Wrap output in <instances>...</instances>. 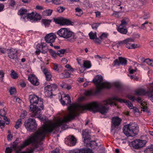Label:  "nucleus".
<instances>
[{
  "label": "nucleus",
  "mask_w": 153,
  "mask_h": 153,
  "mask_svg": "<svg viewBox=\"0 0 153 153\" xmlns=\"http://www.w3.org/2000/svg\"><path fill=\"white\" fill-rule=\"evenodd\" d=\"M68 115H62L58 117L53 121H50L44 124L35 133L32 134L25 140L20 146L17 147V143L14 142L11 145L10 148L18 153L22 149L32 143L35 148H38L41 144L40 141L44 140L46 134L51 132L53 130L58 131L60 128L65 130L68 128L66 123L70 120ZM33 149H31L21 153H32Z\"/></svg>",
  "instance_id": "obj_1"
},
{
  "label": "nucleus",
  "mask_w": 153,
  "mask_h": 153,
  "mask_svg": "<svg viewBox=\"0 0 153 153\" xmlns=\"http://www.w3.org/2000/svg\"><path fill=\"white\" fill-rule=\"evenodd\" d=\"M116 100L121 103H125L130 109H132L133 107L132 103L128 100H125L114 96L107 100L101 102L100 105L96 102H91L88 104H74L71 105V120L78 115L80 112L85 110H88L93 112L99 111L102 114L106 113L109 109L108 105H116L114 101Z\"/></svg>",
  "instance_id": "obj_2"
},
{
  "label": "nucleus",
  "mask_w": 153,
  "mask_h": 153,
  "mask_svg": "<svg viewBox=\"0 0 153 153\" xmlns=\"http://www.w3.org/2000/svg\"><path fill=\"white\" fill-rule=\"evenodd\" d=\"M28 98L30 104L29 111L31 112V116L39 119L41 121L45 123L47 121V117L41 114V110L44 108L43 102L37 95L32 94L29 96Z\"/></svg>",
  "instance_id": "obj_3"
},
{
  "label": "nucleus",
  "mask_w": 153,
  "mask_h": 153,
  "mask_svg": "<svg viewBox=\"0 0 153 153\" xmlns=\"http://www.w3.org/2000/svg\"><path fill=\"white\" fill-rule=\"evenodd\" d=\"M102 77L100 75L95 76L93 80V82L96 86L97 93L99 92L102 88H109L111 86V85L110 83L106 81L102 82Z\"/></svg>",
  "instance_id": "obj_4"
},
{
  "label": "nucleus",
  "mask_w": 153,
  "mask_h": 153,
  "mask_svg": "<svg viewBox=\"0 0 153 153\" xmlns=\"http://www.w3.org/2000/svg\"><path fill=\"white\" fill-rule=\"evenodd\" d=\"M57 34L60 37L65 39L70 38V42L75 41L76 38L75 34L68 28H62L57 32Z\"/></svg>",
  "instance_id": "obj_5"
},
{
  "label": "nucleus",
  "mask_w": 153,
  "mask_h": 153,
  "mask_svg": "<svg viewBox=\"0 0 153 153\" xmlns=\"http://www.w3.org/2000/svg\"><path fill=\"white\" fill-rule=\"evenodd\" d=\"M124 134L127 137H133L138 132V127L135 123H132L125 125L123 128Z\"/></svg>",
  "instance_id": "obj_6"
},
{
  "label": "nucleus",
  "mask_w": 153,
  "mask_h": 153,
  "mask_svg": "<svg viewBox=\"0 0 153 153\" xmlns=\"http://www.w3.org/2000/svg\"><path fill=\"white\" fill-rule=\"evenodd\" d=\"M148 91H146L144 89H140L136 90L135 94L137 95H146L153 102V82L150 83L148 86Z\"/></svg>",
  "instance_id": "obj_7"
},
{
  "label": "nucleus",
  "mask_w": 153,
  "mask_h": 153,
  "mask_svg": "<svg viewBox=\"0 0 153 153\" xmlns=\"http://www.w3.org/2000/svg\"><path fill=\"white\" fill-rule=\"evenodd\" d=\"M25 126L28 131L31 132L36 129L37 124L34 119L30 118L25 121Z\"/></svg>",
  "instance_id": "obj_8"
},
{
  "label": "nucleus",
  "mask_w": 153,
  "mask_h": 153,
  "mask_svg": "<svg viewBox=\"0 0 153 153\" xmlns=\"http://www.w3.org/2000/svg\"><path fill=\"white\" fill-rule=\"evenodd\" d=\"M146 143L145 140L136 139L130 142L129 145L135 149H139L144 146Z\"/></svg>",
  "instance_id": "obj_9"
},
{
  "label": "nucleus",
  "mask_w": 153,
  "mask_h": 153,
  "mask_svg": "<svg viewBox=\"0 0 153 153\" xmlns=\"http://www.w3.org/2000/svg\"><path fill=\"white\" fill-rule=\"evenodd\" d=\"M134 38H129L120 41L119 44L125 45L127 48L129 49L135 48H137V45L134 43H131V42H134Z\"/></svg>",
  "instance_id": "obj_10"
},
{
  "label": "nucleus",
  "mask_w": 153,
  "mask_h": 153,
  "mask_svg": "<svg viewBox=\"0 0 153 153\" xmlns=\"http://www.w3.org/2000/svg\"><path fill=\"white\" fill-rule=\"evenodd\" d=\"M121 120L118 117H115L113 118L112 120L111 131L115 133L118 130V126L120 124Z\"/></svg>",
  "instance_id": "obj_11"
},
{
  "label": "nucleus",
  "mask_w": 153,
  "mask_h": 153,
  "mask_svg": "<svg viewBox=\"0 0 153 153\" xmlns=\"http://www.w3.org/2000/svg\"><path fill=\"white\" fill-rule=\"evenodd\" d=\"M128 21V19L125 18L121 21V23L118 27L117 30L120 33L126 34L127 32V30L126 28V26Z\"/></svg>",
  "instance_id": "obj_12"
},
{
  "label": "nucleus",
  "mask_w": 153,
  "mask_h": 153,
  "mask_svg": "<svg viewBox=\"0 0 153 153\" xmlns=\"http://www.w3.org/2000/svg\"><path fill=\"white\" fill-rule=\"evenodd\" d=\"M127 97L132 101H134L135 100H137V101L140 103L141 105L142 110L144 111H146L147 109V106H146L147 104V102L144 101H143L141 99L138 97L137 99H136L135 97L131 95H129L127 96Z\"/></svg>",
  "instance_id": "obj_13"
},
{
  "label": "nucleus",
  "mask_w": 153,
  "mask_h": 153,
  "mask_svg": "<svg viewBox=\"0 0 153 153\" xmlns=\"http://www.w3.org/2000/svg\"><path fill=\"white\" fill-rule=\"evenodd\" d=\"M53 21L56 24L62 25H69L71 24V22L69 20L62 17L54 18Z\"/></svg>",
  "instance_id": "obj_14"
},
{
  "label": "nucleus",
  "mask_w": 153,
  "mask_h": 153,
  "mask_svg": "<svg viewBox=\"0 0 153 153\" xmlns=\"http://www.w3.org/2000/svg\"><path fill=\"white\" fill-rule=\"evenodd\" d=\"M77 141V139L73 135H70L65 139V143L68 146H73L76 145Z\"/></svg>",
  "instance_id": "obj_15"
},
{
  "label": "nucleus",
  "mask_w": 153,
  "mask_h": 153,
  "mask_svg": "<svg viewBox=\"0 0 153 153\" xmlns=\"http://www.w3.org/2000/svg\"><path fill=\"white\" fill-rule=\"evenodd\" d=\"M56 38V35L53 33H51L47 34L45 37V41L50 44V45L53 46L52 43L55 41V40Z\"/></svg>",
  "instance_id": "obj_16"
},
{
  "label": "nucleus",
  "mask_w": 153,
  "mask_h": 153,
  "mask_svg": "<svg viewBox=\"0 0 153 153\" xmlns=\"http://www.w3.org/2000/svg\"><path fill=\"white\" fill-rule=\"evenodd\" d=\"M61 98L60 99V101L63 105H65V104L70 105L71 104V99L68 95H66L64 94H62L61 95Z\"/></svg>",
  "instance_id": "obj_17"
},
{
  "label": "nucleus",
  "mask_w": 153,
  "mask_h": 153,
  "mask_svg": "<svg viewBox=\"0 0 153 153\" xmlns=\"http://www.w3.org/2000/svg\"><path fill=\"white\" fill-rule=\"evenodd\" d=\"M46 46V43L44 42H41L40 44H38L36 46V48L37 50L35 51L37 54L39 53L40 52L42 53H45L46 51L44 50V48H45Z\"/></svg>",
  "instance_id": "obj_18"
},
{
  "label": "nucleus",
  "mask_w": 153,
  "mask_h": 153,
  "mask_svg": "<svg viewBox=\"0 0 153 153\" xmlns=\"http://www.w3.org/2000/svg\"><path fill=\"white\" fill-rule=\"evenodd\" d=\"M70 153H93L92 150L88 148L76 149L70 151Z\"/></svg>",
  "instance_id": "obj_19"
},
{
  "label": "nucleus",
  "mask_w": 153,
  "mask_h": 153,
  "mask_svg": "<svg viewBox=\"0 0 153 153\" xmlns=\"http://www.w3.org/2000/svg\"><path fill=\"white\" fill-rule=\"evenodd\" d=\"M82 136L85 143H88L90 140V136L89 132L87 130H83Z\"/></svg>",
  "instance_id": "obj_20"
},
{
  "label": "nucleus",
  "mask_w": 153,
  "mask_h": 153,
  "mask_svg": "<svg viewBox=\"0 0 153 153\" xmlns=\"http://www.w3.org/2000/svg\"><path fill=\"white\" fill-rule=\"evenodd\" d=\"M28 80L31 83L35 85H38L39 84V82L37 78L34 74H32L29 76Z\"/></svg>",
  "instance_id": "obj_21"
},
{
  "label": "nucleus",
  "mask_w": 153,
  "mask_h": 153,
  "mask_svg": "<svg viewBox=\"0 0 153 153\" xmlns=\"http://www.w3.org/2000/svg\"><path fill=\"white\" fill-rule=\"evenodd\" d=\"M42 71L44 74L46 79L48 81L51 80V75L50 72L46 68H45L42 70Z\"/></svg>",
  "instance_id": "obj_22"
},
{
  "label": "nucleus",
  "mask_w": 153,
  "mask_h": 153,
  "mask_svg": "<svg viewBox=\"0 0 153 153\" xmlns=\"http://www.w3.org/2000/svg\"><path fill=\"white\" fill-rule=\"evenodd\" d=\"M105 43V45L108 47L110 46V45L112 46L113 47V49L116 50L118 47V45H113L114 44H115V43L111 41H110L109 40L107 39Z\"/></svg>",
  "instance_id": "obj_23"
},
{
  "label": "nucleus",
  "mask_w": 153,
  "mask_h": 153,
  "mask_svg": "<svg viewBox=\"0 0 153 153\" xmlns=\"http://www.w3.org/2000/svg\"><path fill=\"white\" fill-rule=\"evenodd\" d=\"M8 56L10 59H14L15 58L16 55H15V53L16 52V50L13 49H10L8 50Z\"/></svg>",
  "instance_id": "obj_24"
},
{
  "label": "nucleus",
  "mask_w": 153,
  "mask_h": 153,
  "mask_svg": "<svg viewBox=\"0 0 153 153\" xmlns=\"http://www.w3.org/2000/svg\"><path fill=\"white\" fill-rule=\"evenodd\" d=\"M57 86L56 85L54 84H52L50 85H48L47 86L45 87V90H47L52 91L53 89L56 88Z\"/></svg>",
  "instance_id": "obj_25"
},
{
  "label": "nucleus",
  "mask_w": 153,
  "mask_h": 153,
  "mask_svg": "<svg viewBox=\"0 0 153 153\" xmlns=\"http://www.w3.org/2000/svg\"><path fill=\"white\" fill-rule=\"evenodd\" d=\"M71 74L68 72H65L64 73H62L59 74V77L61 78H68L70 77Z\"/></svg>",
  "instance_id": "obj_26"
},
{
  "label": "nucleus",
  "mask_w": 153,
  "mask_h": 153,
  "mask_svg": "<svg viewBox=\"0 0 153 153\" xmlns=\"http://www.w3.org/2000/svg\"><path fill=\"white\" fill-rule=\"evenodd\" d=\"M144 153H153V145L148 146L144 151Z\"/></svg>",
  "instance_id": "obj_27"
},
{
  "label": "nucleus",
  "mask_w": 153,
  "mask_h": 153,
  "mask_svg": "<svg viewBox=\"0 0 153 153\" xmlns=\"http://www.w3.org/2000/svg\"><path fill=\"white\" fill-rule=\"evenodd\" d=\"M10 75L11 77L14 79H16L18 77V74L13 70H11Z\"/></svg>",
  "instance_id": "obj_28"
},
{
  "label": "nucleus",
  "mask_w": 153,
  "mask_h": 153,
  "mask_svg": "<svg viewBox=\"0 0 153 153\" xmlns=\"http://www.w3.org/2000/svg\"><path fill=\"white\" fill-rule=\"evenodd\" d=\"M75 14L76 16H81L83 13V12L82 10L78 8H76Z\"/></svg>",
  "instance_id": "obj_29"
},
{
  "label": "nucleus",
  "mask_w": 153,
  "mask_h": 153,
  "mask_svg": "<svg viewBox=\"0 0 153 153\" xmlns=\"http://www.w3.org/2000/svg\"><path fill=\"white\" fill-rule=\"evenodd\" d=\"M49 51L52 56L54 59L56 58L58 56V53H56L51 49H49Z\"/></svg>",
  "instance_id": "obj_30"
},
{
  "label": "nucleus",
  "mask_w": 153,
  "mask_h": 153,
  "mask_svg": "<svg viewBox=\"0 0 153 153\" xmlns=\"http://www.w3.org/2000/svg\"><path fill=\"white\" fill-rule=\"evenodd\" d=\"M150 18V15L149 12H145L143 16L140 18V19H147Z\"/></svg>",
  "instance_id": "obj_31"
},
{
  "label": "nucleus",
  "mask_w": 153,
  "mask_h": 153,
  "mask_svg": "<svg viewBox=\"0 0 153 153\" xmlns=\"http://www.w3.org/2000/svg\"><path fill=\"white\" fill-rule=\"evenodd\" d=\"M84 66L87 68H89L91 67V64L90 62L88 61H84L83 62Z\"/></svg>",
  "instance_id": "obj_32"
},
{
  "label": "nucleus",
  "mask_w": 153,
  "mask_h": 153,
  "mask_svg": "<svg viewBox=\"0 0 153 153\" xmlns=\"http://www.w3.org/2000/svg\"><path fill=\"white\" fill-rule=\"evenodd\" d=\"M52 13V10H47L44 11L43 13V14L45 16H49L51 15Z\"/></svg>",
  "instance_id": "obj_33"
},
{
  "label": "nucleus",
  "mask_w": 153,
  "mask_h": 153,
  "mask_svg": "<svg viewBox=\"0 0 153 153\" xmlns=\"http://www.w3.org/2000/svg\"><path fill=\"white\" fill-rule=\"evenodd\" d=\"M119 59L120 64L122 65H125L126 64L127 61L126 58L120 57L119 58Z\"/></svg>",
  "instance_id": "obj_34"
},
{
  "label": "nucleus",
  "mask_w": 153,
  "mask_h": 153,
  "mask_svg": "<svg viewBox=\"0 0 153 153\" xmlns=\"http://www.w3.org/2000/svg\"><path fill=\"white\" fill-rule=\"evenodd\" d=\"M27 12L26 9H20L18 12V14L22 16L25 15Z\"/></svg>",
  "instance_id": "obj_35"
},
{
  "label": "nucleus",
  "mask_w": 153,
  "mask_h": 153,
  "mask_svg": "<svg viewBox=\"0 0 153 153\" xmlns=\"http://www.w3.org/2000/svg\"><path fill=\"white\" fill-rule=\"evenodd\" d=\"M89 35L90 39L93 40L94 39L97 37L96 32L93 33L92 32H91L89 33Z\"/></svg>",
  "instance_id": "obj_36"
},
{
  "label": "nucleus",
  "mask_w": 153,
  "mask_h": 153,
  "mask_svg": "<svg viewBox=\"0 0 153 153\" xmlns=\"http://www.w3.org/2000/svg\"><path fill=\"white\" fill-rule=\"evenodd\" d=\"M51 22V21L50 20L45 19L42 20V23L45 27H48L50 25Z\"/></svg>",
  "instance_id": "obj_37"
},
{
  "label": "nucleus",
  "mask_w": 153,
  "mask_h": 153,
  "mask_svg": "<svg viewBox=\"0 0 153 153\" xmlns=\"http://www.w3.org/2000/svg\"><path fill=\"white\" fill-rule=\"evenodd\" d=\"M134 113L136 116H139L140 114V112L138 108L135 107H134L132 109Z\"/></svg>",
  "instance_id": "obj_38"
},
{
  "label": "nucleus",
  "mask_w": 153,
  "mask_h": 153,
  "mask_svg": "<svg viewBox=\"0 0 153 153\" xmlns=\"http://www.w3.org/2000/svg\"><path fill=\"white\" fill-rule=\"evenodd\" d=\"M21 119H19L16 122L15 127L16 129H18L21 126Z\"/></svg>",
  "instance_id": "obj_39"
},
{
  "label": "nucleus",
  "mask_w": 153,
  "mask_h": 153,
  "mask_svg": "<svg viewBox=\"0 0 153 153\" xmlns=\"http://www.w3.org/2000/svg\"><path fill=\"white\" fill-rule=\"evenodd\" d=\"M45 96L47 97H50L52 95V91L45 90L44 92Z\"/></svg>",
  "instance_id": "obj_40"
},
{
  "label": "nucleus",
  "mask_w": 153,
  "mask_h": 153,
  "mask_svg": "<svg viewBox=\"0 0 153 153\" xmlns=\"http://www.w3.org/2000/svg\"><path fill=\"white\" fill-rule=\"evenodd\" d=\"M9 92L10 95L15 94L16 92V88L14 87H11L9 89Z\"/></svg>",
  "instance_id": "obj_41"
},
{
  "label": "nucleus",
  "mask_w": 153,
  "mask_h": 153,
  "mask_svg": "<svg viewBox=\"0 0 153 153\" xmlns=\"http://www.w3.org/2000/svg\"><path fill=\"white\" fill-rule=\"evenodd\" d=\"M21 20L24 22H25L29 20V19L27 14L26 15H24L22 16L21 18Z\"/></svg>",
  "instance_id": "obj_42"
},
{
  "label": "nucleus",
  "mask_w": 153,
  "mask_h": 153,
  "mask_svg": "<svg viewBox=\"0 0 153 153\" xmlns=\"http://www.w3.org/2000/svg\"><path fill=\"white\" fill-rule=\"evenodd\" d=\"M110 83L111 84V85L110 88L111 87L112 85H114L115 87L118 88H120L121 86L120 84L118 82H115L112 84Z\"/></svg>",
  "instance_id": "obj_43"
},
{
  "label": "nucleus",
  "mask_w": 153,
  "mask_h": 153,
  "mask_svg": "<svg viewBox=\"0 0 153 153\" xmlns=\"http://www.w3.org/2000/svg\"><path fill=\"white\" fill-rule=\"evenodd\" d=\"M4 73L3 71L0 70V79L1 81L3 82L4 78Z\"/></svg>",
  "instance_id": "obj_44"
},
{
  "label": "nucleus",
  "mask_w": 153,
  "mask_h": 153,
  "mask_svg": "<svg viewBox=\"0 0 153 153\" xmlns=\"http://www.w3.org/2000/svg\"><path fill=\"white\" fill-rule=\"evenodd\" d=\"M41 18L40 16L37 13H36L34 15L33 17V20L37 21L38 20H40Z\"/></svg>",
  "instance_id": "obj_45"
},
{
  "label": "nucleus",
  "mask_w": 153,
  "mask_h": 153,
  "mask_svg": "<svg viewBox=\"0 0 153 153\" xmlns=\"http://www.w3.org/2000/svg\"><path fill=\"white\" fill-rule=\"evenodd\" d=\"M62 1L61 0H53L52 4L56 5H60L62 3Z\"/></svg>",
  "instance_id": "obj_46"
},
{
  "label": "nucleus",
  "mask_w": 153,
  "mask_h": 153,
  "mask_svg": "<svg viewBox=\"0 0 153 153\" xmlns=\"http://www.w3.org/2000/svg\"><path fill=\"white\" fill-rule=\"evenodd\" d=\"M27 14L29 20H33V17L34 13L33 12H32L31 13H27Z\"/></svg>",
  "instance_id": "obj_47"
},
{
  "label": "nucleus",
  "mask_w": 153,
  "mask_h": 153,
  "mask_svg": "<svg viewBox=\"0 0 153 153\" xmlns=\"http://www.w3.org/2000/svg\"><path fill=\"white\" fill-rule=\"evenodd\" d=\"M137 69L135 68L134 69H133L131 67L129 68L128 71L130 74H135L136 72Z\"/></svg>",
  "instance_id": "obj_48"
},
{
  "label": "nucleus",
  "mask_w": 153,
  "mask_h": 153,
  "mask_svg": "<svg viewBox=\"0 0 153 153\" xmlns=\"http://www.w3.org/2000/svg\"><path fill=\"white\" fill-rule=\"evenodd\" d=\"M53 69L54 70L57 71H59V69L60 68V66L58 65L57 64L54 63L53 64Z\"/></svg>",
  "instance_id": "obj_49"
},
{
  "label": "nucleus",
  "mask_w": 153,
  "mask_h": 153,
  "mask_svg": "<svg viewBox=\"0 0 153 153\" xmlns=\"http://www.w3.org/2000/svg\"><path fill=\"white\" fill-rule=\"evenodd\" d=\"M100 24V23H93L91 25L92 28L94 29H97Z\"/></svg>",
  "instance_id": "obj_50"
},
{
  "label": "nucleus",
  "mask_w": 153,
  "mask_h": 153,
  "mask_svg": "<svg viewBox=\"0 0 153 153\" xmlns=\"http://www.w3.org/2000/svg\"><path fill=\"white\" fill-rule=\"evenodd\" d=\"M65 51V50L64 49L61 50L59 51L58 52V56H59L60 57L62 56Z\"/></svg>",
  "instance_id": "obj_51"
},
{
  "label": "nucleus",
  "mask_w": 153,
  "mask_h": 153,
  "mask_svg": "<svg viewBox=\"0 0 153 153\" xmlns=\"http://www.w3.org/2000/svg\"><path fill=\"white\" fill-rule=\"evenodd\" d=\"M85 94L87 96H90L93 94V92L91 90H88L85 92Z\"/></svg>",
  "instance_id": "obj_52"
},
{
  "label": "nucleus",
  "mask_w": 153,
  "mask_h": 153,
  "mask_svg": "<svg viewBox=\"0 0 153 153\" xmlns=\"http://www.w3.org/2000/svg\"><path fill=\"white\" fill-rule=\"evenodd\" d=\"M65 9V8L63 7H59L57 8V11L59 13H61Z\"/></svg>",
  "instance_id": "obj_53"
},
{
  "label": "nucleus",
  "mask_w": 153,
  "mask_h": 153,
  "mask_svg": "<svg viewBox=\"0 0 153 153\" xmlns=\"http://www.w3.org/2000/svg\"><path fill=\"white\" fill-rule=\"evenodd\" d=\"M9 4L12 7H14L16 4V2L15 0H8Z\"/></svg>",
  "instance_id": "obj_54"
},
{
  "label": "nucleus",
  "mask_w": 153,
  "mask_h": 153,
  "mask_svg": "<svg viewBox=\"0 0 153 153\" xmlns=\"http://www.w3.org/2000/svg\"><path fill=\"white\" fill-rule=\"evenodd\" d=\"M148 22L147 21H146L144 23L142 24L140 27H139V28L141 29H144L146 28L145 25L148 24Z\"/></svg>",
  "instance_id": "obj_55"
},
{
  "label": "nucleus",
  "mask_w": 153,
  "mask_h": 153,
  "mask_svg": "<svg viewBox=\"0 0 153 153\" xmlns=\"http://www.w3.org/2000/svg\"><path fill=\"white\" fill-rule=\"evenodd\" d=\"M65 67L67 68L69 70L73 72L74 71V69L72 68L69 64H67L65 66Z\"/></svg>",
  "instance_id": "obj_56"
},
{
  "label": "nucleus",
  "mask_w": 153,
  "mask_h": 153,
  "mask_svg": "<svg viewBox=\"0 0 153 153\" xmlns=\"http://www.w3.org/2000/svg\"><path fill=\"white\" fill-rule=\"evenodd\" d=\"M6 113V111L4 109L0 110V115L1 116H4L5 115Z\"/></svg>",
  "instance_id": "obj_57"
},
{
  "label": "nucleus",
  "mask_w": 153,
  "mask_h": 153,
  "mask_svg": "<svg viewBox=\"0 0 153 153\" xmlns=\"http://www.w3.org/2000/svg\"><path fill=\"white\" fill-rule=\"evenodd\" d=\"M62 88H64L67 89V90H69L71 88V86L70 85L67 84H65L64 85L62 86Z\"/></svg>",
  "instance_id": "obj_58"
},
{
  "label": "nucleus",
  "mask_w": 153,
  "mask_h": 153,
  "mask_svg": "<svg viewBox=\"0 0 153 153\" xmlns=\"http://www.w3.org/2000/svg\"><path fill=\"white\" fill-rule=\"evenodd\" d=\"M12 149L9 147H6L5 151V153H11Z\"/></svg>",
  "instance_id": "obj_59"
},
{
  "label": "nucleus",
  "mask_w": 153,
  "mask_h": 153,
  "mask_svg": "<svg viewBox=\"0 0 153 153\" xmlns=\"http://www.w3.org/2000/svg\"><path fill=\"white\" fill-rule=\"evenodd\" d=\"M146 59L144 57H140L138 59L139 62L145 63Z\"/></svg>",
  "instance_id": "obj_60"
},
{
  "label": "nucleus",
  "mask_w": 153,
  "mask_h": 153,
  "mask_svg": "<svg viewBox=\"0 0 153 153\" xmlns=\"http://www.w3.org/2000/svg\"><path fill=\"white\" fill-rule=\"evenodd\" d=\"M114 65H120V62H119V59H116L113 62Z\"/></svg>",
  "instance_id": "obj_61"
},
{
  "label": "nucleus",
  "mask_w": 153,
  "mask_h": 153,
  "mask_svg": "<svg viewBox=\"0 0 153 153\" xmlns=\"http://www.w3.org/2000/svg\"><path fill=\"white\" fill-rule=\"evenodd\" d=\"M96 17L98 18H100L101 17L100 12L99 11H96L95 12Z\"/></svg>",
  "instance_id": "obj_62"
},
{
  "label": "nucleus",
  "mask_w": 153,
  "mask_h": 153,
  "mask_svg": "<svg viewBox=\"0 0 153 153\" xmlns=\"http://www.w3.org/2000/svg\"><path fill=\"white\" fill-rule=\"evenodd\" d=\"M107 36V34L105 33H103L100 36V38L101 39H103L104 38L106 37Z\"/></svg>",
  "instance_id": "obj_63"
},
{
  "label": "nucleus",
  "mask_w": 153,
  "mask_h": 153,
  "mask_svg": "<svg viewBox=\"0 0 153 153\" xmlns=\"http://www.w3.org/2000/svg\"><path fill=\"white\" fill-rule=\"evenodd\" d=\"M59 148H56L54 150L51 152L50 153H58L59 152Z\"/></svg>",
  "instance_id": "obj_64"
}]
</instances>
